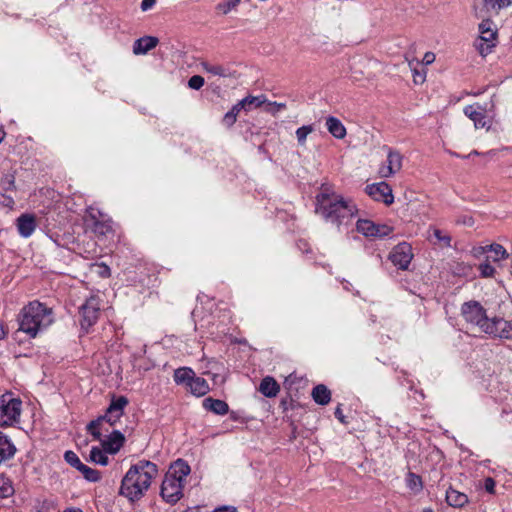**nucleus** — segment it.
I'll use <instances>...</instances> for the list:
<instances>
[{"label":"nucleus","instance_id":"obj_16","mask_svg":"<svg viewBox=\"0 0 512 512\" xmlns=\"http://www.w3.org/2000/svg\"><path fill=\"white\" fill-rule=\"evenodd\" d=\"M100 441L105 452L116 454L124 446L126 438L119 430H113L106 439Z\"/></svg>","mask_w":512,"mask_h":512},{"label":"nucleus","instance_id":"obj_54","mask_svg":"<svg viewBox=\"0 0 512 512\" xmlns=\"http://www.w3.org/2000/svg\"><path fill=\"white\" fill-rule=\"evenodd\" d=\"M5 136V132L3 130H0V143L3 141Z\"/></svg>","mask_w":512,"mask_h":512},{"label":"nucleus","instance_id":"obj_4","mask_svg":"<svg viewBox=\"0 0 512 512\" xmlns=\"http://www.w3.org/2000/svg\"><path fill=\"white\" fill-rule=\"evenodd\" d=\"M18 331L35 338L40 331L53 323V311L45 304L34 300L25 305L17 316Z\"/></svg>","mask_w":512,"mask_h":512},{"label":"nucleus","instance_id":"obj_47","mask_svg":"<svg viewBox=\"0 0 512 512\" xmlns=\"http://www.w3.org/2000/svg\"><path fill=\"white\" fill-rule=\"evenodd\" d=\"M156 2V0H142L141 10L145 12L152 9L156 5Z\"/></svg>","mask_w":512,"mask_h":512},{"label":"nucleus","instance_id":"obj_17","mask_svg":"<svg viewBox=\"0 0 512 512\" xmlns=\"http://www.w3.org/2000/svg\"><path fill=\"white\" fill-rule=\"evenodd\" d=\"M19 234L24 237H30L36 229V219L32 214H22L17 218L16 222Z\"/></svg>","mask_w":512,"mask_h":512},{"label":"nucleus","instance_id":"obj_56","mask_svg":"<svg viewBox=\"0 0 512 512\" xmlns=\"http://www.w3.org/2000/svg\"><path fill=\"white\" fill-rule=\"evenodd\" d=\"M3 335H4V331L2 328H0V339L3 337Z\"/></svg>","mask_w":512,"mask_h":512},{"label":"nucleus","instance_id":"obj_52","mask_svg":"<svg viewBox=\"0 0 512 512\" xmlns=\"http://www.w3.org/2000/svg\"><path fill=\"white\" fill-rule=\"evenodd\" d=\"M101 267L103 268V270L101 272V276H103V277L109 276L110 275L109 267L106 265H102Z\"/></svg>","mask_w":512,"mask_h":512},{"label":"nucleus","instance_id":"obj_20","mask_svg":"<svg viewBox=\"0 0 512 512\" xmlns=\"http://www.w3.org/2000/svg\"><path fill=\"white\" fill-rule=\"evenodd\" d=\"M258 390L265 397L273 398L279 393L280 385L272 376H266L261 380Z\"/></svg>","mask_w":512,"mask_h":512},{"label":"nucleus","instance_id":"obj_7","mask_svg":"<svg viewBox=\"0 0 512 512\" xmlns=\"http://www.w3.org/2000/svg\"><path fill=\"white\" fill-rule=\"evenodd\" d=\"M22 410V401L13 393L0 395V426H11L18 422Z\"/></svg>","mask_w":512,"mask_h":512},{"label":"nucleus","instance_id":"obj_51","mask_svg":"<svg viewBox=\"0 0 512 512\" xmlns=\"http://www.w3.org/2000/svg\"><path fill=\"white\" fill-rule=\"evenodd\" d=\"M214 512H236V509H231L229 507H221V508H217L215 509Z\"/></svg>","mask_w":512,"mask_h":512},{"label":"nucleus","instance_id":"obj_15","mask_svg":"<svg viewBox=\"0 0 512 512\" xmlns=\"http://www.w3.org/2000/svg\"><path fill=\"white\" fill-rule=\"evenodd\" d=\"M403 157L400 152L389 149L387 155V163L382 165L379 169V174L383 178H388L402 168Z\"/></svg>","mask_w":512,"mask_h":512},{"label":"nucleus","instance_id":"obj_40","mask_svg":"<svg viewBox=\"0 0 512 512\" xmlns=\"http://www.w3.org/2000/svg\"><path fill=\"white\" fill-rule=\"evenodd\" d=\"M14 493V488L8 479L0 478V498H6Z\"/></svg>","mask_w":512,"mask_h":512},{"label":"nucleus","instance_id":"obj_27","mask_svg":"<svg viewBox=\"0 0 512 512\" xmlns=\"http://www.w3.org/2000/svg\"><path fill=\"white\" fill-rule=\"evenodd\" d=\"M266 102L267 97L264 94L258 96L248 95L241 100V107H245V112L248 113L265 105Z\"/></svg>","mask_w":512,"mask_h":512},{"label":"nucleus","instance_id":"obj_39","mask_svg":"<svg viewBox=\"0 0 512 512\" xmlns=\"http://www.w3.org/2000/svg\"><path fill=\"white\" fill-rule=\"evenodd\" d=\"M393 232V228L385 224H376L373 230V238H384Z\"/></svg>","mask_w":512,"mask_h":512},{"label":"nucleus","instance_id":"obj_41","mask_svg":"<svg viewBox=\"0 0 512 512\" xmlns=\"http://www.w3.org/2000/svg\"><path fill=\"white\" fill-rule=\"evenodd\" d=\"M433 235L445 247L451 246V237L448 234H444L440 229L433 228Z\"/></svg>","mask_w":512,"mask_h":512},{"label":"nucleus","instance_id":"obj_32","mask_svg":"<svg viewBox=\"0 0 512 512\" xmlns=\"http://www.w3.org/2000/svg\"><path fill=\"white\" fill-rule=\"evenodd\" d=\"M106 453L107 452H105L103 448L100 449L98 447H92L90 451V459L96 464L106 466L109 462V458Z\"/></svg>","mask_w":512,"mask_h":512},{"label":"nucleus","instance_id":"obj_42","mask_svg":"<svg viewBox=\"0 0 512 512\" xmlns=\"http://www.w3.org/2000/svg\"><path fill=\"white\" fill-rule=\"evenodd\" d=\"M478 270L483 278L493 277L496 272L495 268L488 262L481 263Z\"/></svg>","mask_w":512,"mask_h":512},{"label":"nucleus","instance_id":"obj_55","mask_svg":"<svg viewBox=\"0 0 512 512\" xmlns=\"http://www.w3.org/2000/svg\"><path fill=\"white\" fill-rule=\"evenodd\" d=\"M422 512H434V510L431 508H425L422 510Z\"/></svg>","mask_w":512,"mask_h":512},{"label":"nucleus","instance_id":"obj_23","mask_svg":"<svg viewBox=\"0 0 512 512\" xmlns=\"http://www.w3.org/2000/svg\"><path fill=\"white\" fill-rule=\"evenodd\" d=\"M200 66L206 73L212 74L214 76L231 78L234 77V73L229 68L224 67L220 64H212L208 61H201Z\"/></svg>","mask_w":512,"mask_h":512},{"label":"nucleus","instance_id":"obj_13","mask_svg":"<svg viewBox=\"0 0 512 512\" xmlns=\"http://www.w3.org/2000/svg\"><path fill=\"white\" fill-rule=\"evenodd\" d=\"M365 191L375 201H381L387 205L393 202L392 189L385 182L367 185Z\"/></svg>","mask_w":512,"mask_h":512},{"label":"nucleus","instance_id":"obj_57","mask_svg":"<svg viewBox=\"0 0 512 512\" xmlns=\"http://www.w3.org/2000/svg\"><path fill=\"white\" fill-rule=\"evenodd\" d=\"M488 154H494L493 150H489Z\"/></svg>","mask_w":512,"mask_h":512},{"label":"nucleus","instance_id":"obj_29","mask_svg":"<svg viewBox=\"0 0 512 512\" xmlns=\"http://www.w3.org/2000/svg\"><path fill=\"white\" fill-rule=\"evenodd\" d=\"M195 372L190 367H180L174 371V381L176 384H184L186 387L189 386Z\"/></svg>","mask_w":512,"mask_h":512},{"label":"nucleus","instance_id":"obj_44","mask_svg":"<svg viewBox=\"0 0 512 512\" xmlns=\"http://www.w3.org/2000/svg\"><path fill=\"white\" fill-rule=\"evenodd\" d=\"M236 121L237 117H235L229 111L222 118V124L227 128H231L236 123Z\"/></svg>","mask_w":512,"mask_h":512},{"label":"nucleus","instance_id":"obj_1","mask_svg":"<svg viewBox=\"0 0 512 512\" xmlns=\"http://www.w3.org/2000/svg\"><path fill=\"white\" fill-rule=\"evenodd\" d=\"M461 316L468 329L492 338L512 340V324L502 317L489 318L486 309L476 300L461 305Z\"/></svg>","mask_w":512,"mask_h":512},{"label":"nucleus","instance_id":"obj_37","mask_svg":"<svg viewBox=\"0 0 512 512\" xmlns=\"http://www.w3.org/2000/svg\"><path fill=\"white\" fill-rule=\"evenodd\" d=\"M314 130L312 125H304L296 130V137L299 145L303 146L306 143L307 136Z\"/></svg>","mask_w":512,"mask_h":512},{"label":"nucleus","instance_id":"obj_8","mask_svg":"<svg viewBox=\"0 0 512 512\" xmlns=\"http://www.w3.org/2000/svg\"><path fill=\"white\" fill-rule=\"evenodd\" d=\"M102 300L97 295H92L79 307V322L86 332L95 325L101 314Z\"/></svg>","mask_w":512,"mask_h":512},{"label":"nucleus","instance_id":"obj_18","mask_svg":"<svg viewBox=\"0 0 512 512\" xmlns=\"http://www.w3.org/2000/svg\"><path fill=\"white\" fill-rule=\"evenodd\" d=\"M445 500L446 503L453 508H463L469 503L468 496L454 489L452 486L446 490Z\"/></svg>","mask_w":512,"mask_h":512},{"label":"nucleus","instance_id":"obj_28","mask_svg":"<svg viewBox=\"0 0 512 512\" xmlns=\"http://www.w3.org/2000/svg\"><path fill=\"white\" fill-rule=\"evenodd\" d=\"M405 484H406V487L414 495L419 494L424 488V484H423L421 476L412 471H408V473L406 474Z\"/></svg>","mask_w":512,"mask_h":512},{"label":"nucleus","instance_id":"obj_31","mask_svg":"<svg viewBox=\"0 0 512 512\" xmlns=\"http://www.w3.org/2000/svg\"><path fill=\"white\" fill-rule=\"evenodd\" d=\"M375 223L368 219H359L356 223V229L365 237H372Z\"/></svg>","mask_w":512,"mask_h":512},{"label":"nucleus","instance_id":"obj_50","mask_svg":"<svg viewBox=\"0 0 512 512\" xmlns=\"http://www.w3.org/2000/svg\"><path fill=\"white\" fill-rule=\"evenodd\" d=\"M434 60H435L434 53H432V52L425 53L424 58H423V61L425 62V64H431L434 62Z\"/></svg>","mask_w":512,"mask_h":512},{"label":"nucleus","instance_id":"obj_49","mask_svg":"<svg viewBox=\"0 0 512 512\" xmlns=\"http://www.w3.org/2000/svg\"><path fill=\"white\" fill-rule=\"evenodd\" d=\"M334 415H335V417H336V418H337L341 423H346V421H345V416H344V414H343V410H342V408H341V404H339V405L336 407V409H335V411H334Z\"/></svg>","mask_w":512,"mask_h":512},{"label":"nucleus","instance_id":"obj_35","mask_svg":"<svg viewBox=\"0 0 512 512\" xmlns=\"http://www.w3.org/2000/svg\"><path fill=\"white\" fill-rule=\"evenodd\" d=\"M0 186H1V188L5 192L15 191L16 190V185H15V176H14V174H12V173L4 174L1 177Z\"/></svg>","mask_w":512,"mask_h":512},{"label":"nucleus","instance_id":"obj_38","mask_svg":"<svg viewBox=\"0 0 512 512\" xmlns=\"http://www.w3.org/2000/svg\"><path fill=\"white\" fill-rule=\"evenodd\" d=\"M286 109V104L285 103H280V102H272V101H269L267 99V102L265 103L264 105V111L266 113H269L273 116H276V114L281 111V110H284Z\"/></svg>","mask_w":512,"mask_h":512},{"label":"nucleus","instance_id":"obj_30","mask_svg":"<svg viewBox=\"0 0 512 512\" xmlns=\"http://www.w3.org/2000/svg\"><path fill=\"white\" fill-rule=\"evenodd\" d=\"M242 0H222L216 6L215 10L221 15H227L237 9Z\"/></svg>","mask_w":512,"mask_h":512},{"label":"nucleus","instance_id":"obj_36","mask_svg":"<svg viewBox=\"0 0 512 512\" xmlns=\"http://www.w3.org/2000/svg\"><path fill=\"white\" fill-rule=\"evenodd\" d=\"M64 459L70 466L74 467L78 471L84 465V463L81 462L78 455L71 450H68L64 453Z\"/></svg>","mask_w":512,"mask_h":512},{"label":"nucleus","instance_id":"obj_33","mask_svg":"<svg viewBox=\"0 0 512 512\" xmlns=\"http://www.w3.org/2000/svg\"><path fill=\"white\" fill-rule=\"evenodd\" d=\"M480 249H481V252H486V251L493 252L495 255V257H494L495 261L508 258V253L506 252L505 248L500 244H491L486 247H480Z\"/></svg>","mask_w":512,"mask_h":512},{"label":"nucleus","instance_id":"obj_58","mask_svg":"<svg viewBox=\"0 0 512 512\" xmlns=\"http://www.w3.org/2000/svg\"><path fill=\"white\" fill-rule=\"evenodd\" d=\"M471 154H478L476 150L472 151Z\"/></svg>","mask_w":512,"mask_h":512},{"label":"nucleus","instance_id":"obj_3","mask_svg":"<svg viewBox=\"0 0 512 512\" xmlns=\"http://www.w3.org/2000/svg\"><path fill=\"white\" fill-rule=\"evenodd\" d=\"M315 212L326 222L337 227L347 225L358 213V208L351 200H345L334 192L322 191L316 196Z\"/></svg>","mask_w":512,"mask_h":512},{"label":"nucleus","instance_id":"obj_34","mask_svg":"<svg viewBox=\"0 0 512 512\" xmlns=\"http://www.w3.org/2000/svg\"><path fill=\"white\" fill-rule=\"evenodd\" d=\"M79 472L82 473L83 477L90 482H99L101 480V472L93 469L87 465H83Z\"/></svg>","mask_w":512,"mask_h":512},{"label":"nucleus","instance_id":"obj_2","mask_svg":"<svg viewBox=\"0 0 512 512\" xmlns=\"http://www.w3.org/2000/svg\"><path fill=\"white\" fill-rule=\"evenodd\" d=\"M158 475V466L149 460L140 459L132 464L124 475L119 494L131 502L140 500Z\"/></svg>","mask_w":512,"mask_h":512},{"label":"nucleus","instance_id":"obj_48","mask_svg":"<svg viewBox=\"0 0 512 512\" xmlns=\"http://www.w3.org/2000/svg\"><path fill=\"white\" fill-rule=\"evenodd\" d=\"M242 110L245 111V107H241V100H240L232 106V108L229 110V112L232 113L235 117H238L239 113Z\"/></svg>","mask_w":512,"mask_h":512},{"label":"nucleus","instance_id":"obj_43","mask_svg":"<svg viewBox=\"0 0 512 512\" xmlns=\"http://www.w3.org/2000/svg\"><path fill=\"white\" fill-rule=\"evenodd\" d=\"M205 80L200 75H194L189 78L188 80V86L191 89L199 90L204 86Z\"/></svg>","mask_w":512,"mask_h":512},{"label":"nucleus","instance_id":"obj_9","mask_svg":"<svg viewBox=\"0 0 512 512\" xmlns=\"http://www.w3.org/2000/svg\"><path fill=\"white\" fill-rule=\"evenodd\" d=\"M84 224L98 236H106L112 232L111 220L105 219L102 212L94 207H88L84 216Z\"/></svg>","mask_w":512,"mask_h":512},{"label":"nucleus","instance_id":"obj_11","mask_svg":"<svg viewBox=\"0 0 512 512\" xmlns=\"http://www.w3.org/2000/svg\"><path fill=\"white\" fill-rule=\"evenodd\" d=\"M512 5V0H474L473 11L476 17H492Z\"/></svg>","mask_w":512,"mask_h":512},{"label":"nucleus","instance_id":"obj_14","mask_svg":"<svg viewBox=\"0 0 512 512\" xmlns=\"http://www.w3.org/2000/svg\"><path fill=\"white\" fill-rule=\"evenodd\" d=\"M463 111L465 116L473 121L476 129L490 127V121L486 116V108L480 104L467 105Z\"/></svg>","mask_w":512,"mask_h":512},{"label":"nucleus","instance_id":"obj_6","mask_svg":"<svg viewBox=\"0 0 512 512\" xmlns=\"http://www.w3.org/2000/svg\"><path fill=\"white\" fill-rule=\"evenodd\" d=\"M128 404L129 400L126 396H116L113 394L105 414L87 424V433L94 440H101L103 432H109V427H114L120 421Z\"/></svg>","mask_w":512,"mask_h":512},{"label":"nucleus","instance_id":"obj_22","mask_svg":"<svg viewBox=\"0 0 512 512\" xmlns=\"http://www.w3.org/2000/svg\"><path fill=\"white\" fill-rule=\"evenodd\" d=\"M16 447L12 441L0 432V465L14 457Z\"/></svg>","mask_w":512,"mask_h":512},{"label":"nucleus","instance_id":"obj_5","mask_svg":"<svg viewBox=\"0 0 512 512\" xmlns=\"http://www.w3.org/2000/svg\"><path fill=\"white\" fill-rule=\"evenodd\" d=\"M190 472V466L183 459H177L169 466L160 488V495L166 503L174 505L183 497Z\"/></svg>","mask_w":512,"mask_h":512},{"label":"nucleus","instance_id":"obj_46","mask_svg":"<svg viewBox=\"0 0 512 512\" xmlns=\"http://www.w3.org/2000/svg\"><path fill=\"white\" fill-rule=\"evenodd\" d=\"M495 486H496V482H495V480L492 477L485 478V480H484V489H485L486 492H488L489 494H494L495 493Z\"/></svg>","mask_w":512,"mask_h":512},{"label":"nucleus","instance_id":"obj_24","mask_svg":"<svg viewBox=\"0 0 512 512\" xmlns=\"http://www.w3.org/2000/svg\"><path fill=\"white\" fill-rule=\"evenodd\" d=\"M187 389H189V391L194 396L202 397L209 392L210 387H209L208 382L204 378L198 377L195 374L194 377L192 378L191 382L189 383V386L187 387Z\"/></svg>","mask_w":512,"mask_h":512},{"label":"nucleus","instance_id":"obj_12","mask_svg":"<svg viewBox=\"0 0 512 512\" xmlns=\"http://www.w3.org/2000/svg\"><path fill=\"white\" fill-rule=\"evenodd\" d=\"M413 258L412 247L407 242L396 245L389 254V260L401 270L408 269Z\"/></svg>","mask_w":512,"mask_h":512},{"label":"nucleus","instance_id":"obj_26","mask_svg":"<svg viewBox=\"0 0 512 512\" xmlns=\"http://www.w3.org/2000/svg\"><path fill=\"white\" fill-rule=\"evenodd\" d=\"M326 127L330 134L337 139H343L346 136V128L336 117L330 116L326 119Z\"/></svg>","mask_w":512,"mask_h":512},{"label":"nucleus","instance_id":"obj_21","mask_svg":"<svg viewBox=\"0 0 512 512\" xmlns=\"http://www.w3.org/2000/svg\"><path fill=\"white\" fill-rule=\"evenodd\" d=\"M202 405L205 410L210 411L216 415H225L229 411V406L225 401L214 399L212 397L205 398Z\"/></svg>","mask_w":512,"mask_h":512},{"label":"nucleus","instance_id":"obj_45","mask_svg":"<svg viewBox=\"0 0 512 512\" xmlns=\"http://www.w3.org/2000/svg\"><path fill=\"white\" fill-rule=\"evenodd\" d=\"M296 246L302 253L308 254L312 252L310 243L305 239H299L296 242Z\"/></svg>","mask_w":512,"mask_h":512},{"label":"nucleus","instance_id":"obj_10","mask_svg":"<svg viewBox=\"0 0 512 512\" xmlns=\"http://www.w3.org/2000/svg\"><path fill=\"white\" fill-rule=\"evenodd\" d=\"M481 19V23L479 24V44H477V48L479 49L481 54H487L490 52L491 48L495 46V42L497 39V28L494 22L491 20V17H477Z\"/></svg>","mask_w":512,"mask_h":512},{"label":"nucleus","instance_id":"obj_25","mask_svg":"<svg viewBox=\"0 0 512 512\" xmlns=\"http://www.w3.org/2000/svg\"><path fill=\"white\" fill-rule=\"evenodd\" d=\"M311 395L313 400L322 406L327 405L331 401V391L324 384L316 385Z\"/></svg>","mask_w":512,"mask_h":512},{"label":"nucleus","instance_id":"obj_19","mask_svg":"<svg viewBox=\"0 0 512 512\" xmlns=\"http://www.w3.org/2000/svg\"><path fill=\"white\" fill-rule=\"evenodd\" d=\"M159 40L154 36H144L137 39L133 45V53L136 55L146 54L157 46Z\"/></svg>","mask_w":512,"mask_h":512},{"label":"nucleus","instance_id":"obj_53","mask_svg":"<svg viewBox=\"0 0 512 512\" xmlns=\"http://www.w3.org/2000/svg\"><path fill=\"white\" fill-rule=\"evenodd\" d=\"M63 512H83V511L79 508H67Z\"/></svg>","mask_w":512,"mask_h":512}]
</instances>
